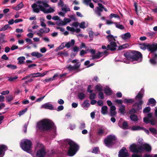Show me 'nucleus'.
I'll return each mask as SVG.
<instances>
[{
  "mask_svg": "<svg viewBox=\"0 0 157 157\" xmlns=\"http://www.w3.org/2000/svg\"><path fill=\"white\" fill-rule=\"evenodd\" d=\"M49 7V5L48 4L47 2L43 0H38L36 3H34L32 6L33 11L35 13H38L40 11L45 13L53 12L54 11L53 8L51 7L48 9L45 8Z\"/></svg>",
  "mask_w": 157,
  "mask_h": 157,
  "instance_id": "obj_1",
  "label": "nucleus"
},
{
  "mask_svg": "<svg viewBox=\"0 0 157 157\" xmlns=\"http://www.w3.org/2000/svg\"><path fill=\"white\" fill-rule=\"evenodd\" d=\"M124 55L126 59L125 60H124V62L127 63H129L130 60L132 61H136V62L134 63H139L142 61V54L140 52L137 51H135L132 53L126 52L124 53Z\"/></svg>",
  "mask_w": 157,
  "mask_h": 157,
  "instance_id": "obj_2",
  "label": "nucleus"
},
{
  "mask_svg": "<svg viewBox=\"0 0 157 157\" xmlns=\"http://www.w3.org/2000/svg\"><path fill=\"white\" fill-rule=\"evenodd\" d=\"M37 127L40 129L49 131L56 129L55 125L54 123L50 120L45 119L39 122L37 124Z\"/></svg>",
  "mask_w": 157,
  "mask_h": 157,
  "instance_id": "obj_3",
  "label": "nucleus"
},
{
  "mask_svg": "<svg viewBox=\"0 0 157 157\" xmlns=\"http://www.w3.org/2000/svg\"><path fill=\"white\" fill-rule=\"evenodd\" d=\"M64 144L66 145L64 146L65 147L69 149L67 153V155L69 156L74 155L79 149V147L77 144L72 141L68 140L65 141Z\"/></svg>",
  "mask_w": 157,
  "mask_h": 157,
  "instance_id": "obj_4",
  "label": "nucleus"
},
{
  "mask_svg": "<svg viewBox=\"0 0 157 157\" xmlns=\"http://www.w3.org/2000/svg\"><path fill=\"white\" fill-rule=\"evenodd\" d=\"M106 33L109 34V35L106 36L109 43V44L107 46V49L111 51L115 50L117 47L115 38H117V37H114L113 35L110 34V30L106 31Z\"/></svg>",
  "mask_w": 157,
  "mask_h": 157,
  "instance_id": "obj_5",
  "label": "nucleus"
},
{
  "mask_svg": "<svg viewBox=\"0 0 157 157\" xmlns=\"http://www.w3.org/2000/svg\"><path fill=\"white\" fill-rule=\"evenodd\" d=\"M32 143L28 139L22 140L20 144V146L24 151L29 152L32 148Z\"/></svg>",
  "mask_w": 157,
  "mask_h": 157,
  "instance_id": "obj_6",
  "label": "nucleus"
},
{
  "mask_svg": "<svg viewBox=\"0 0 157 157\" xmlns=\"http://www.w3.org/2000/svg\"><path fill=\"white\" fill-rule=\"evenodd\" d=\"M139 47L143 50H145L147 47L149 51L153 52L157 50V43L152 44H146L143 43L139 44Z\"/></svg>",
  "mask_w": 157,
  "mask_h": 157,
  "instance_id": "obj_7",
  "label": "nucleus"
},
{
  "mask_svg": "<svg viewBox=\"0 0 157 157\" xmlns=\"http://www.w3.org/2000/svg\"><path fill=\"white\" fill-rule=\"evenodd\" d=\"M143 103V101L142 100H140L138 102L135 103L132 105V108L130 110V112L135 113L141 110L142 109V105Z\"/></svg>",
  "mask_w": 157,
  "mask_h": 157,
  "instance_id": "obj_8",
  "label": "nucleus"
},
{
  "mask_svg": "<svg viewBox=\"0 0 157 157\" xmlns=\"http://www.w3.org/2000/svg\"><path fill=\"white\" fill-rule=\"evenodd\" d=\"M116 140L114 135H110L107 136V138L104 140V142L106 146L110 147L113 145Z\"/></svg>",
  "mask_w": 157,
  "mask_h": 157,
  "instance_id": "obj_9",
  "label": "nucleus"
},
{
  "mask_svg": "<svg viewBox=\"0 0 157 157\" xmlns=\"http://www.w3.org/2000/svg\"><path fill=\"white\" fill-rule=\"evenodd\" d=\"M90 51L91 54L93 55L92 56V59H90L91 60L99 59L107 53V52L105 51L103 52H98L97 54H94L96 52L94 49H91L90 50Z\"/></svg>",
  "mask_w": 157,
  "mask_h": 157,
  "instance_id": "obj_10",
  "label": "nucleus"
},
{
  "mask_svg": "<svg viewBox=\"0 0 157 157\" xmlns=\"http://www.w3.org/2000/svg\"><path fill=\"white\" fill-rule=\"evenodd\" d=\"M39 147L40 149L37 151L36 156L37 157H43L46 154L44 147L42 144L40 143H38L36 145V148Z\"/></svg>",
  "mask_w": 157,
  "mask_h": 157,
  "instance_id": "obj_11",
  "label": "nucleus"
},
{
  "mask_svg": "<svg viewBox=\"0 0 157 157\" xmlns=\"http://www.w3.org/2000/svg\"><path fill=\"white\" fill-rule=\"evenodd\" d=\"M71 63H75L74 65L72 66L71 65H68L66 68L70 71L78 69L80 67V63L78 60L74 59L71 61Z\"/></svg>",
  "mask_w": 157,
  "mask_h": 157,
  "instance_id": "obj_12",
  "label": "nucleus"
},
{
  "mask_svg": "<svg viewBox=\"0 0 157 157\" xmlns=\"http://www.w3.org/2000/svg\"><path fill=\"white\" fill-rule=\"evenodd\" d=\"M129 149L131 151L135 153L143 152V149L140 146H138L136 144H133L130 145Z\"/></svg>",
  "mask_w": 157,
  "mask_h": 157,
  "instance_id": "obj_13",
  "label": "nucleus"
},
{
  "mask_svg": "<svg viewBox=\"0 0 157 157\" xmlns=\"http://www.w3.org/2000/svg\"><path fill=\"white\" fill-rule=\"evenodd\" d=\"M152 117V114L151 113H148L147 115L144 118V122L146 124H147L149 122L151 125H155L156 121L155 119H152L150 120V119Z\"/></svg>",
  "mask_w": 157,
  "mask_h": 157,
  "instance_id": "obj_14",
  "label": "nucleus"
},
{
  "mask_svg": "<svg viewBox=\"0 0 157 157\" xmlns=\"http://www.w3.org/2000/svg\"><path fill=\"white\" fill-rule=\"evenodd\" d=\"M118 157H129V154L125 147H123L120 151Z\"/></svg>",
  "mask_w": 157,
  "mask_h": 157,
  "instance_id": "obj_15",
  "label": "nucleus"
},
{
  "mask_svg": "<svg viewBox=\"0 0 157 157\" xmlns=\"http://www.w3.org/2000/svg\"><path fill=\"white\" fill-rule=\"evenodd\" d=\"M50 29L49 28L44 27L40 29L37 33V34L40 36H42L43 33H49Z\"/></svg>",
  "mask_w": 157,
  "mask_h": 157,
  "instance_id": "obj_16",
  "label": "nucleus"
},
{
  "mask_svg": "<svg viewBox=\"0 0 157 157\" xmlns=\"http://www.w3.org/2000/svg\"><path fill=\"white\" fill-rule=\"evenodd\" d=\"M41 108H44L49 110L54 109L53 106L49 102H48L42 105Z\"/></svg>",
  "mask_w": 157,
  "mask_h": 157,
  "instance_id": "obj_17",
  "label": "nucleus"
},
{
  "mask_svg": "<svg viewBox=\"0 0 157 157\" xmlns=\"http://www.w3.org/2000/svg\"><path fill=\"white\" fill-rule=\"evenodd\" d=\"M140 147L143 149V151H151V147L148 144L145 143L142 144Z\"/></svg>",
  "mask_w": 157,
  "mask_h": 157,
  "instance_id": "obj_18",
  "label": "nucleus"
},
{
  "mask_svg": "<svg viewBox=\"0 0 157 157\" xmlns=\"http://www.w3.org/2000/svg\"><path fill=\"white\" fill-rule=\"evenodd\" d=\"M7 149V147L5 145H0V157H3L4 156L5 151Z\"/></svg>",
  "mask_w": 157,
  "mask_h": 157,
  "instance_id": "obj_19",
  "label": "nucleus"
},
{
  "mask_svg": "<svg viewBox=\"0 0 157 157\" xmlns=\"http://www.w3.org/2000/svg\"><path fill=\"white\" fill-rule=\"evenodd\" d=\"M144 90L143 88H142L135 97V98L136 100H138L139 101L140 100H142V98L144 94Z\"/></svg>",
  "mask_w": 157,
  "mask_h": 157,
  "instance_id": "obj_20",
  "label": "nucleus"
},
{
  "mask_svg": "<svg viewBox=\"0 0 157 157\" xmlns=\"http://www.w3.org/2000/svg\"><path fill=\"white\" fill-rule=\"evenodd\" d=\"M157 54L156 53H154L152 56V57L151 58L150 60V63L153 65H155L157 63Z\"/></svg>",
  "mask_w": 157,
  "mask_h": 157,
  "instance_id": "obj_21",
  "label": "nucleus"
},
{
  "mask_svg": "<svg viewBox=\"0 0 157 157\" xmlns=\"http://www.w3.org/2000/svg\"><path fill=\"white\" fill-rule=\"evenodd\" d=\"M106 128H100L98 129L97 131V134L99 136H102L106 134L105 132Z\"/></svg>",
  "mask_w": 157,
  "mask_h": 157,
  "instance_id": "obj_22",
  "label": "nucleus"
},
{
  "mask_svg": "<svg viewBox=\"0 0 157 157\" xmlns=\"http://www.w3.org/2000/svg\"><path fill=\"white\" fill-rule=\"evenodd\" d=\"M156 100L153 98H150L148 99L147 104L151 105L152 106H155L156 105Z\"/></svg>",
  "mask_w": 157,
  "mask_h": 157,
  "instance_id": "obj_23",
  "label": "nucleus"
},
{
  "mask_svg": "<svg viewBox=\"0 0 157 157\" xmlns=\"http://www.w3.org/2000/svg\"><path fill=\"white\" fill-rule=\"evenodd\" d=\"M85 91H82L78 92V98L80 100L83 99L85 97Z\"/></svg>",
  "mask_w": 157,
  "mask_h": 157,
  "instance_id": "obj_24",
  "label": "nucleus"
},
{
  "mask_svg": "<svg viewBox=\"0 0 157 157\" xmlns=\"http://www.w3.org/2000/svg\"><path fill=\"white\" fill-rule=\"evenodd\" d=\"M91 0H83V3L87 6H89L90 7L92 8H94V5L91 2Z\"/></svg>",
  "mask_w": 157,
  "mask_h": 157,
  "instance_id": "obj_25",
  "label": "nucleus"
},
{
  "mask_svg": "<svg viewBox=\"0 0 157 157\" xmlns=\"http://www.w3.org/2000/svg\"><path fill=\"white\" fill-rule=\"evenodd\" d=\"M75 43V40L74 39H72L71 41L65 43L66 47L67 48H70L71 47L73 46Z\"/></svg>",
  "mask_w": 157,
  "mask_h": 157,
  "instance_id": "obj_26",
  "label": "nucleus"
},
{
  "mask_svg": "<svg viewBox=\"0 0 157 157\" xmlns=\"http://www.w3.org/2000/svg\"><path fill=\"white\" fill-rule=\"evenodd\" d=\"M121 38L124 40L129 39L131 36V35L129 33H127L122 34L121 36Z\"/></svg>",
  "mask_w": 157,
  "mask_h": 157,
  "instance_id": "obj_27",
  "label": "nucleus"
},
{
  "mask_svg": "<svg viewBox=\"0 0 157 157\" xmlns=\"http://www.w3.org/2000/svg\"><path fill=\"white\" fill-rule=\"evenodd\" d=\"M31 55L33 56L36 57L37 58H40L42 57L43 55L38 52H34L31 53Z\"/></svg>",
  "mask_w": 157,
  "mask_h": 157,
  "instance_id": "obj_28",
  "label": "nucleus"
},
{
  "mask_svg": "<svg viewBox=\"0 0 157 157\" xmlns=\"http://www.w3.org/2000/svg\"><path fill=\"white\" fill-rule=\"evenodd\" d=\"M18 60V63L19 64H22L24 63V61L25 59V57L24 56H21L17 59Z\"/></svg>",
  "mask_w": 157,
  "mask_h": 157,
  "instance_id": "obj_29",
  "label": "nucleus"
},
{
  "mask_svg": "<svg viewBox=\"0 0 157 157\" xmlns=\"http://www.w3.org/2000/svg\"><path fill=\"white\" fill-rule=\"evenodd\" d=\"M118 126L121 128L123 129H126L128 128V125L127 122L124 121L122 124L121 125L120 123L118 124Z\"/></svg>",
  "mask_w": 157,
  "mask_h": 157,
  "instance_id": "obj_30",
  "label": "nucleus"
},
{
  "mask_svg": "<svg viewBox=\"0 0 157 157\" xmlns=\"http://www.w3.org/2000/svg\"><path fill=\"white\" fill-rule=\"evenodd\" d=\"M119 110L121 113L124 115L125 113V106L123 105H121L119 107Z\"/></svg>",
  "mask_w": 157,
  "mask_h": 157,
  "instance_id": "obj_31",
  "label": "nucleus"
},
{
  "mask_svg": "<svg viewBox=\"0 0 157 157\" xmlns=\"http://www.w3.org/2000/svg\"><path fill=\"white\" fill-rule=\"evenodd\" d=\"M58 75L59 74L58 73H56L52 77L45 79V82H48L52 81L55 80V78L58 76Z\"/></svg>",
  "mask_w": 157,
  "mask_h": 157,
  "instance_id": "obj_32",
  "label": "nucleus"
},
{
  "mask_svg": "<svg viewBox=\"0 0 157 157\" xmlns=\"http://www.w3.org/2000/svg\"><path fill=\"white\" fill-rule=\"evenodd\" d=\"M102 11L103 10L98 7H97L95 10V13L98 16H101V13Z\"/></svg>",
  "mask_w": 157,
  "mask_h": 157,
  "instance_id": "obj_33",
  "label": "nucleus"
},
{
  "mask_svg": "<svg viewBox=\"0 0 157 157\" xmlns=\"http://www.w3.org/2000/svg\"><path fill=\"white\" fill-rule=\"evenodd\" d=\"M104 92L106 94L108 95H111L112 93V90L108 87H106V88H105Z\"/></svg>",
  "mask_w": 157,
  "mask_h": 157,
  "instance_id": "obj_34",
  "label": "nucleus"
},
{
  "mask_svg": "<svg viewBox=\"0 0 157 157\" xmlns=\"http://www.w3.org/2000/svg\"><path fill=\"white\" fill-rule=\"evenodd\" d=\"M87 22H82L79 24V26L81 29H84L88 26Z\"/></svg>",
  "mask_w": 157,
  "mask_h": 157,
  "instance_id": "obj_35",
  "label": "nucleus"
},
{
  "mask_svg": "<svg viewBox=\"0 0 157 157\" xmlns=\"http://www.w3.org/2000/svg\"><path fill=\"white\" fill-rule=\"evenodd\" d=\"M108 107L106 106H103L101 108V113L103 115L107 114Z\"/></svg>",
  "mask_w": 157,
  "mask_h": 157,
  "instance_id": "obj_36",
  "label": "nucleus"
},
{
  "mask_svg": "<svg viewBox=\"0 0 157 157\" xmlns=\"http://www.w3.org/2000/svg\"><path fill=\"white\" fill-rule=\"evenodd\" d=\"M24 6V4L22 2H21L18 5L13 8V9L16 10L21 9Z\"/></svg>",
  "mask_w": 157,
  "mask_h": 157,
  "instance_id": "obj_37",
  "label": "nucleus"
},
{
  "mask_svg": "<svg viewBox=\"0 0 157 157\" xmlns=\"http://www.w3.org/2000/svg\"><path fill=\"white\" fill-rule=\"evenodd\" d=\"M143 128V127L139 126H133L131 128V129L133 131L141 130Z\"/></svg>",
  "mask_w": 157,
  "mask_h": 157,
  "instance_id": "obj_38",
  "label": "nucleus"
},
{
  "mask_svg": "<svg viewBox=\"0 0 157 157\" xmlns=\"http://www.w3.org/2000/svg\"><path fill=\"white\" fill-rule=\"evenodd\" d=\"M62 10L65 13H66L67 11H70V9L68 7V6L66 5H64L62 7Z\"/></svg>",
  "mask_w": 157,
  "mask_h": 157,
  "instance_id": "obj_39",
  "label": "nucleus"
},
{
  "mask_svg": "<svg viewBox=\"0 0 157 157\" xmlns=\"http://www.w3.org/2000/svg\"><path fill=\"white\" fill-rule=\"evenodd\" d=\"M130 118L132 121H136L138 120V117L137 116L134 114H131L130 116Z\"/></svg>",
  "mask_w": 157,
  "mask_h": 157,
  "instance_id": "obj_40",
  "label": "nucleus"
},
{
  "mask_svg": "<svg viewBox=\"0 0 157 157\" xmlns=\"http://www.w3.org/2000/svg\"><path fill=\"white\" fill-rule=\"evenodd\" d=\"M58 55L60 56H67L69 55V54L67 51H62L59 52Z\"/></svg>",
  "mask_w": 157,
  "mask_h": 157,
  "instance_id": "obj_41",
  "label": "nucleus"
},
{
  "mask_svg": "<svg viewBox=\"0 0 157 157\" xmlns=\"http://www.w3.org/2000/svg\"><path fill=\"white\" fill-rule=\"evenodd\" d=\"M114 24L115 25L116 27L118 29H123L124 28V26L120 24L119 23L115 22L114 23Z\"/></svg>",
  "mask_w": 157,
  "mask_h": 157,
  "instance_id": "obj_42",
  "label": "nucleus"
},
{
  "mask_svg": "<svg viewBox=\"0 0 157 157\" xmlns=\"http://www.w3.org/2000/svg\"><path fill=\"white\" fill-rule=\"evenodd\" d=\"M134 101V100L132 99L124 98V103L128 104L129 103H132Z\"/></svg>",
  "mask_w": 157,
  "mask_h": 157,
  "instance_id": "obj_43",
  "label": "nucleus"
},
{
  "mask_svg": "<svg viewBox=\"0 0 157 157\" xmlns=\"http://www.w3.org/2000/svg\"><path fill=\"white\" fill-rule=\"evenodd\" d=\"M6 67L12 70H15L17 68L16 65H13L11 64H8L6 66Z\"/></svg>",
  "mask_w": 157,
  "mask_h": 157,
  "instance_id": "obj_44",
  "label": "nucleus"
},
{
  "mask_svg": "<svg viewBox=\"0 0 157 157\" xmlns=\"http://www.w3.org/2000/svg\"><path fill=\"white\" fill-rule=\"evenodd\" d=\"M10 28V26L8 24L5 25L3 27L0 29V31H5L9 28Z\"/></svg>",
  "mask_w": 157,
  "mask_h": 157,
  "instance_id": "obj_45",
  "label": "nucleus"
},
{
  "mask_svg": "<svg viewBox=\"0 0 157 157\" xmlns=\"http://www.w3.org/2000/svg\"><path fill=\"white\" fill-rule=\"evenodd\" d=\"M65 47H66V46L65 43H63L56 49V51H58L59 50L63 49Z\"/></svg>",
  "mask_w": 157,
  "mask_h": 157,
  "instance_id": "obj_46",
  "label": "nucleus"
},
{
  "mask_svg": "<svg viewBox=\"0 0 157 157\" xmlns=\"http://www.w3.org/2000/svg\"><path fill=\"white\" fill-rule=\"evenodd\" d=\"M7 78H8V80L10 82H14L16 79L18 78L17 76H16L14 77H8Z\"/></svg>",
  "mask_w": 157,
  "mask_h": 157,
  "instance_id": "obj_47",
  "label": "nucleus"
},
{
  "mask_svg": "<svg viewBox=\"0 0 157 157\" xmlns=\"http://www.w3.org/2000/svg\"><path fill=\"white\" fill-rule=\"evenodd\" d=\"M56 24L58 26H64L65 25V24H64L63 21H62L60 19L59 20L56 22Z\"/></svg>",
  "mask_w": 157,
  "mask_h": 157,
  "instance_id": "obj_48",
  "label": "nucleus"
},
{
  "mask_svg": "<svg viewBox=\"0 0 157 157\" xmlns=\"http://www.w3.org/2000/svg\"><path fill=\"white\" fill-rule=\"evenodd\" d=\"M90 139L92 143H95L97 142V140L95 139V136L93 135H90Z\"/></svg>",
  "mask_w": 157,
  "mask_h": 157,
  "instance_id": "obj_49",
  "label": "nucleus"
},
{
  "mask_svg": "<svg viewBox=\"0 0 157 157\" xmlns=\"http://www.w3.org/2000/svg\"><path fill=\"white\" fill-rule=\"evenodd\" d=\"M149 130L155 136L157 133V130L155 128H150Z\"/></svg>",
  "mask_w": 157,
  "mask_h": 157,
  "instance_id": "obj_50",
  "label": "nucleus"
},
{
  "mask_svg": "<svg viewBox=\"0 0 157 157\" xmlns=\"http://www.w3.org/2000/svg\"><path fill=\"white\" fill-rule=\"evenodd\" d=\"M143 157H157V154L150 155L146 153L143 155Z\"/></svg>",
  "mask_w": 157,
  "mask_h": 157,
  "instance_id": "obj_51",
  "label": "nucleus"
},
{
  "mask_svg": "<svg viewBox=\"0 0 157 157\" xmlns=\"http://www.w3.org/2000/svg\"><path fill=\"white\" fill-rule=\"evenodd\" d=\"M151 108L149 107H146L145 108L143 111V112L144 113H149L151 111Z\"/></svg>",
  "mask_w": 157,
  "mask_h": 157,
  "instance_id": "obj_52",
  "label": "nucleus"
},
{
  "mask_svg": "<svg viewBox=\"0 0 157 157\" xmlns=\"http://www.w3.org/2000/svg\"><path fill=\"white\" fill-rule=\"evenodd\" d=\"M13 99V97L12 95H9L6 97V100L9 102H10Z\"/></svg>",
  "mask_w": 157,
  "mask_h": 157,
  "instance_id": "obj_53",
  "label": "nucleus"
},
{
  "mask_svg": "<svg viewBox=\"0 0 157 157\" xmlns=\"http://www.w3.org/2000/svg\"><path fill=\"white\" fill-rule=\"evenodd\" d=\"M90 105L89 103L87 102L86 101H85L82 104L83 107L85 108L88 107Z\"/></svg>",
  "mask_w": 157,
  "mask_h": 157,
  "instance_id": "obj_54",
  "label": "nucleus"
},
{
  "mask_svg": "<svg viewBox=\"0 0 157 157\" xmlns=\"http://www.w3.org/2000/svg\"><path fill=\"white\" fill-rule=\"evenodd\" d=\"M113 17L120 19V17L117 14L115 13H111L109 16V18H112Z\"/></svg>",
  "mask_w": 157,
  "mask_h": 157,
  "instance_id": "obj_55",
  "label": "nucleus"
},
{
  "mask_svg": "<svg viewBox=\"0 0 157 157\" xmlns=\"http://www.w3.org/2000/svg\"><path fill=\"white\" fill-rule=\"evenodd\" d=\"M95 88L98 91L101 92L103 90V87L101 85H98L96 86Z\"/></svg>",
  "mask_w": 157,
  "mask_h": 157,
  "instance_id": "obj_56",
  "label": "nucleus"
},
{
  "mask_svg": "<svg viewBox=\"0 0 157 157\" xmlns=\"http://www.w3.org/2000/svg\"><path fill=\"white\" fill-rule=\"evenodd\" d=\"M27 109L25 108L22 110L20 111L18 113V115L20 116L24 114L27 111Z\"/></svg>",
  "mask_w": 157,
  "mask_h": 157,
  "instance_id": "obj_57",
  "label": "nucleus"
},
{
  "mask_svg": "<svg viewBox=\"0 0 157 157\" xmlns=\"http://www.w3.org/2000/svg\"><path fill=\"white\" fill-rule=\"evenodd\" d=\"M155 33L153 32H148L147 33V35L150 37H152L154 36Z\"/></svg>",
  "mask_w": 157,
  "mask_h": 157,
  "instance_id": "obj_58",
  "label": "nucleus"
},
{
  "mask_svg": "<svg viewBox=\"0 0 157 157\" xmlns=\"http://www.w3.org/2000/svg\"><path fill=\"white\" fill-rule=\"evenodd\" d=\"M85 124L84 122H82L80 123V126L79 127V128L82 130L85 128Z\"/></svg>",
  "mask_w": 157,
  "mask_h": 157,
  "instance_id": "obj_59",
  "label": "nucleus"
},
{
  "mask_svg": "<svg viewBox=\"0 0 157 157\" xmlns=\"http://www.w3.org/2000/svg\"><path fill=\"white\" fill-rule=\"evenodd\" d=\"M99 152V148L98 147H95L93 148L92 152L93 153L97 154Z\"/></svg>",
  "mask_w": 157,
  "mask_h": 157,
  "instance_id": "obj_60",
  "label": "nucleus"
},
{
  "mask_svg": "<svg viewBox=\"0 0 157 157\" xmlns=\"http://www.w3.org/2000/svg\"><path fill=\"white\" fill-rule=\"evenodd\" d=\"M96 97V94L95 93H91L90 95V100L94 99Z\"/></svg>",
  "mask_w": 157,
  "mask_h": 157,
  "instance_id": "obj_61",
  "label": "nucleus"
},
{
  "mask_svg": "<svg viewBox=\"0 0 157 157\" xmlns=\"http://www.w3.org/2000/svg\"><path fill=\"white\" fill-rule=\"evenodd\" d=\"M63 21L66 25L67 23H69L71 21V20L69 18H65L63 19Z\"/></svg>",
  "mask_w": 157,
  "mask_h": 157,
  "instance_id": "obj_62",
  "label": "nucleus"
},
{
  "mask_svg": "<svg viewBox=\"0 0 157 157\" xmlns=\"http://www.w3.org/2000/svg\"><path fill=\"white\" fill-rule=\"evenodd\" d=\"M67 30L68 31H70L72 32H75V29L73 27H71L70 26H67L66 28Z\"/></svg>",
  "mask_w": 157,
  "mask_h": 157,
  "instance_id": "obj_63",
  "label": "nucleus"
},
{
  "mask_svg": "<svg viewBox=\"0 0 157 157\" xmlns=\"http://www.w3.org/2000/svg\"><path fill=\"white\" fill-rule=\"evenodd\" d=\"M98 97L100 99H103L104 98L103 93L101 92H100L98 94Z\"/></svg>",
  "mask_w": 157,
  "mask_h": 157,
  "instance_id": "obj_64",
  "label": "nucleus"
}]
</instances>
